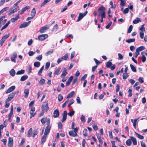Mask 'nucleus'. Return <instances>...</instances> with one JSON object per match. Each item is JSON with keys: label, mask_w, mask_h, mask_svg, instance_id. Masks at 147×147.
<instances>
[{"label": "nucleus", "mask_w": 147, "mask_h": 147, "mask_svg": "<svg viewBox=\"0 0 147 147\" xmlns=\"http://www.w3.org/2000/svg\"><path fill=\"white\" fill-rule=\"evenodd\" d=\"M45 107H46V108L45 109V111L47 112L49 109V107H48V103L47 102H45L42 105L41 107V109L42 110V112L40 113V116H42L43 115L44 113Z\"/></svg>", "instance_id": "nucleus-1"}, {"label": "nucleus", "mask_w": 147, "mask_h": 147, "mask_svg": "<svg viewBox=\"0 0 147 147\" xmlns=\"http://www.w3.org/2000/svg\"><path fill=\"white\" fill-rule=\"evenodd\" d=\"M98 10L100 11V13H101L103 17H105L106 8L103 6H101L98 9Z\"/></svg>", "instance_id": "nucleus-2"}, {"label": "nucleus", "mask_w": 147, "mask_h": 147, "mask_svg": "<svg viewBox=\"0 0 147 147\" xmlns=\"http://www.w3.org/2000/svg\"><path fill=\"white\" fill-rule=\"evenodd\" d=\"M10 35L9 34H8L5 35L4 36H3L0 40V45L1 46H2L5 40L7 39L9 37Z\"/></svg>", "instance_id": "nucleus-3"}, {"label": "nucleus", "mask_w": 147, "mask_h": 147, "mask_svg": "<svg viewBox=\"0 0 147 147\" xmlns=\"http://www.w3.org/2000/svg\"><path fill=\"white\" fill-rule=\"evenodd\" d=\"M48 37V35L47 34H42L38 36V38L40 40H43Z\"/></svg>", "instance_id": "nucleus-4"}, {"label": "nucleus", "mask_w": 147, "mask_h": 147, "mask_svg": "<svg viewBox=\"0 0 147 147\" xmlns=\"http://www.w3.org/2000/svg\"><path fill=\"white\" fill-rule=\"evenodd\" d=\"M49 28V26L48 25H46L42 28L40 30L39 32L41 33H42L45 32Z\"/></svg>", "instance_id": "nucleus-5"}, {"label": "nucleus", "mask_w": 147, "mask_h": 147, "mask_svg": "<svg viewBox=\"0 0 147 147\" xmlns=\"http://www.w3.org/2000/svg\"><path fill=\"white\" fill-rule=\"evenodd\" d=\"M35 110V108L34 107H32L31 109L30 114V118L31 119L32 117H34L36 114V113H34Z\"/></svg>", "instance_id": "nucleus-6"}, {"label": "nucleus", "mask_w": 147, "mask_h": 147, "mask_svg": "<svg viewBox=\"0 0 147 147\" xmlns=\"http://www.w3.org/2000/svg\"><path fill=\"white\" fill-rule=\"evenodd\" d=\"M13 144V138L12 137H9L8 139V146L9 147H12Z\"/></svg>", "instance_id": "nucleus-7"}, {"label": "nucleus", "mask_w": 147, "mask_h": 147, "mask_svg": "<svg viewBox=\"0 0 147 147\" xmlns=\"http://www.w3.org/2000/svg\"><path fill=\"white\" fill-rule=\"evenodd\" d=\"M30 21H29L28 22H26L21 24L19 26L20 28H22L26 27L28 26L30 24Z\"/></svg>", "instance_id": "nucleus-8"}, {"label": "nucleus", "mask_w": 147, "mask_h": 147, "mask_svg": "<svg viewBox=\"0 0 147 147\" xmlns=\"http://www.w3.org/2000/svg\"><path fill=\"white\" fill-rule=\"evenodd\" d=\"M17 57V55L16 53H14L11 56V61L14 62H16V59Z\"/></svg>", "instance_id": "nucleus-9"}, {"label": "nucleus", "mask_w": 147, "mask_h": 147, "mask_svg": "<svg viewBox=\"0 0 147 147\" xmlns=\"http://www.w3.org/2000/svg\"><path fill=\"white\" fill-rule=\"evenodd\" d=\"M16 88L15 86H13L9 87L6 91V93L8 94L10 93L14 90Z\"/></svg>", "instance_id": "nucleus-10"}, {"label": "nucleus", "mask_w": 147, "mask_h": 147, "mask_svg": "<svg viewBox=\"0 0 147 147\" xmlns=\"http://www.w3.org/2000/svg\"><path fill=\"white\" fill-rule=\"evenodd\" d=\"M13 106L12 105L11 106V109L10 112L9 114L8 117V120L9 121H11V117L12 115H13Z\"/></svg>", "instance_id": "nucleus-11"}, {"label": "nucleus", "mask_w": 147, "mask_h": 147, "mask_svg": "<svg viewBox=\"0 0 147 147\" xmlns=\"http://www.w3.org/2000/svg\"><path fill=\"white\" fill-rule=\"evenodd\" d=\"M67 113L66 111H64L62 118L61 119V122H63L66 119Z\"/></svg>", "instance_id": "nucleus-12"}, {"label": "nucleus", "mask_w": 147, "mask_h": 147, "mask_svg": "<svg viewBox=\"0 0 147 147\" xmlns=\"http://www.w3.org/2000/svg\"><path fill=\"white\" fill-rule=\"evenodd\" d=\"M53 117L55 118H56L58 117L59 115V111L57 109L55 110L53 112Z\"/></svg>", "instance_id": "nucleus-13"}, {"label": "nucleus", "mask_w": 147, "mask_h": 147, "mask_svg": "<svg viewBox=\"0 0 147 147\" xmlns=\"http://www.w3.org/2000/svg\"><path fill=\"white\" fill-rule=\"evenodd\" d=\"M67 74V70L66 68H65L63 69V70L61 76V78H64Z\"/></svg>", "instance_id": "nucleus-14"}, {"label": "nucleus", "mask_w": 147, "mask_h": 147, "mask_svg": "<svg viewBox=\"0 0 147 147\" xmlns=\"http://www.w3.org/2000/svg\"><path fill=\"white\" fill-rule=\"evenodd\" d=\"M69 135L71 136L75 137L77 135V133L74 131H70L69 132Z\"/></svg>", "instance_id": "nucleus-15"}, {"label": "nucleus", "mask_w": 147, "mask_h": 147, "mask_svg": "<svg viewBox=\"0 0 147 147\" xmlns=\"http://www.w3.org/2000/svg\"><path fill=\"white\" fill-rule=\"evenodd\" d=\"M131 141L133 142V144L134 145H136L137 144V142L136 139L133 136L130 137Z\"/></svg>", "instance_id": "nucleus-16"}, {"label": "nucleus", "mask_w": 147, "mask_h": 147, "mask_svg": "<svg viewBox=\"0 0 147 147\" xmlns=\"http://www.w3.org/2000/svg\"><path fill=\"white\" fill-rule=\"evenodd\" d=\"M19 14H18L15 18H12L11 20V21L12 23H13L17 20L19 19Z\"/></svg>", "instance_id": "nucleus-17"}, {"label": "nucleus", "mask_w": 147, "mask_h": 147, "mask_svg": "<svg viewBox=\"0 0 147 147\" xmlns=\"http://www.w3.org/2000/svg\"><path fill=\"white\" fill-rule=\"evenodd\" d=\"M51 127H47L45 128L44 134L45 135H48L49 133Z\"/></svg>", "instance_id": "nucleus-18"}, {"label": "nucleus", "mask_w": 147, "mask_h": 147, "mask_svg": "<svg viewBox=\"0 0 147 147\" xmlns=\"http://www.w3.org/2000/svg\"><path fill=\"white\" fill-rule=\"evenodd\" d=\"M73 78V77L72 76H71L68 79L67 81L66 82V86H68L69 85L70 83H71Z\"/></svg>", "instance_id": "nucleus-19"}, {"label": "nucleus", "mask_w": 147, "mask_h": 147, "mask_svg": "<svg viewBox=\"0 0 147 147\" xmlns=\"http://www.w3.org/2000/svg\"><path fill=\"white\" fill-rule=\"evenodd\" d=\"M30 8V7L29 6H26L25 7L22 9L20 13V14H23L24 11H25L26 10L29 9Z\"/></svg>", "instance_id": "nucleus-20"}, {"label": "nucleus", "mask_w": 147, "mask_h": 147, "mask_svg": "<svg viewBox=\"0 0 147 147\" xmlns=\"http://www.w3.org/2000/svg\"><path fill=\"white\" fill-rule=\"evenodd\" d=\"M18 6H17V7L14 9H13L12 10H11L10 12L9 13V15H10L16 12L18 10Z\"/></svg>", "instance_id": "nucleus-21"}, {"label": "nucleus", "mask_w": 147, "mask_h": 147, "mask_svg": "<svg viewBox=\"0 0 147 147\" xmlns=\"http://www.w3.org/2000/svg\"><path fill=\"white\" fill-rule=\"evenodd\" d=\"M32 134V128L30 129L27 133V136L28 137L31 136Z\"/></svg>", "instance_id": "nucleus-22"}, {"label": "nucleus", "mask_w": 147, "mask_h": 147, "mask_svg": "<svg viewBox=\"0 0 147 147\" xmlns=\"http://www.w3.org/2000/svg\"><path fill=\"white\" fill-rule=\"evenodd\" d=\"M83 13H80L79 14L78 18L77 20V22H79L84 17Z\"/></svg>", "instance_id": "nucleus-23"}, {"label": "nucleus", "mask_w": 147, "mask_h": 147, "mask_svg": "<svg viewBox=\"0 0 147 147\" xmlns=\"http://www.w3.org/2000/svg\"><path fill=\"white\" fill-rule=\"evenodd\" d=\"M74 93L75 92L74 91L71 92L68 94L67 97V98L68 99L72 97Z\"/></svg>", "instance_id": "nucleus-24"}, {"label": "nucleus", "mask_w": 147, "mask_h": 147, "mask_svg": "<svg viewBox=\"0 0 147 147\" xmlns=\"http://www.w3.org/2000/svg\"><path fill=\"white\" fill-rule=\"evenodd\" d=\"M24 97L26 98L28 97L29 94V90L26 89L24 91Z\"/></svg>", "instance_id": "nucleus-25"}, {"label": "nucleus", "mask_w": 147, "mask_h": 147, "mask_svg": "<svg viewBox=\"0 0 147 147\" xmlns=\"http://www.w3.org/2000/svg\"><path fill=\"white\" fill-rule=\"evenodd\" d=\"M47 135H45L44 134V135H43V136H42V138H41V143L42 144L44 142H45V140L47 138Z\"/></svg>", "instance_id": "nucleus-26"}, {"label": "nucleus", "mask_w": 147, "mask_h": 147, "mask_svg": "<svg viewBox=\"0 0 147 147\" xmlns=\"http://www.w3.org/2000/svg\"><path fill=\"white\" fill-rule=\"evenodd\" d=\"M141 21L139 18L137 17L136 19L134 20L133 21V23L134 24H137L139 22H141Z\"/></svg>", "instance_id": "nucleus-27"}, {"label": "nucleus", "mask_w": 147, "mask_h": 147, "mask_svg": "<svg viewBox=\"0 0 147 147\" xmlns=\"http://www.w3.org/2000/svg\"><path fill=\"white\" fill-rule=\"evenodd\" d=\"M28 76L27 75H25L22 76L20 80L21 81H23L26 80L28 78Z\"/></svg>", "instance_id": "nucleus-28"}, {"label": "nucleus", "mask_w": 147, "mask_h": 147, "mask_svg": "<svg viewBox=\"0 0 147 147\" xmlns=\"http://www.w3.org/2000/svg\"><path fill=\"white\" fill-rule=\"evenodd\" d=\"M36 13V11L35 8H33L31 11V14L30 15L31 16L34 17L35 16Z\"/></svg>", "instance_id": "nucleus-29"}, {"label": "nucleus", "mask_w": 147, "mask_h": 147, "mask_svg": "<svg viewBox=\"0 0 147 147\" xmlns=\"http://www.w3.org/2000/svg\"><path fill=\"white\" fill-rule=\"evenodd\" d=\"M126 144L127 146H130L132 144L131 140L130 139L127 140L126 142Z\"/></svg>", "instance_id": "nucleus-30"}, {"label": "nucleus", "mask_w": 147, "mask_h": 147, "mask_svg": "<svg viewBox=\"0 0 147 147\" xmlns=\"http://www.w3.org/2000/svg\"><path fill=\"white\" fill-rule=\"evenodd\" d=\"M10 74L12 76H14L15 74V71L13 69H12L9 71Z\"/></svg>", "instance_id": "nucleus-31"}, {"label": "nucleus", "mask_w": 147, "mask_h": 147, "mask_svg": "<svg viewBox=\"0 0 147 147\" xmlns=\"http://www.w3.org/2000/svg\"><path fill=\"white\" fill-rule=\"evenodd\" d=\"M145 49V48L144 47L142 46L137 48L136 50L137 51L139 52L144 50Z\"/></svg>", "instance_id": "nucleus-32"}, {"label": "nucleus", "mask_w": 147, "mask_h": 147, "mask_svg": "<svg viewBox=\"0 0 147 147\" xmlns=\"http://www.w3.org/2000/svg\"><path fill=\"white\" fill-rule=\"evenodd\" d=\"M53 51L54 50L53 49H52L50 51L46 52L45 53V55L46 56H48L49 55L52 54L53 52Z\"/></svg>", "instance_id": "nucleus-33"}, {"label": "nucleus", "mask_w": 147, "mask_h": 147, "mask_svg": "<svg viewBox=\"0 0 147 147\" xmlns=\"http://www.w3.org/2000/svg\"><path fill=\"white\" fill-rule=\"evenodd\" d=\"M135 40L134 38H131L126 40V41L128 43L134 42Z\"/></svg>", "instance_id": "nucleus-34"}, {"label": "nucleus", "mask_w": 147, "mask_h": 147, "mask_svg": "<svg viewBox=\"0 0 147 147\" xmlns=\"http://www.w3.org/2000/svg\"><path fill=\"white\" fill-rule=\"evenodd\" d=\"M130 66L132 71L134 72H136L137 71L136 68L132 64L130 65Z\"/></svg>", "instance_id": "nucleus-35"}, {"label": "nucleus", "mask_w": 147, "mask_h": 147, "mask_svg": "<svg viewBox=\"0 0 147 147\" xmlns=\"http://www.w3.org/2000/svg\"><path fill=\"white\" fill-rule=\"evenodd\" d=\"M135 134L137 136L139 139H143L144 138V137L143 136H142L138 134L137 133L135 132Z\"/></svg>", "instance_id": "nucleus-36"}, {"label": "nucleus", "mask_w": 147, "mask_h": 147, "mask_svg": "<svg viewBox=\"0 0 147 147\" xmlns=\"http://www.w3.org/2000/svg\"><path fill=\"white\" fill-rule=\"evenodd\" d=\"M40 63L39 62L36 61L34 63V65L35 67H38L40 66Z\"/></svg>", "instance_id": "nucleus-37"}, {"label": "nucleus", "mask_w": 147, "mask_h": 147, "mask_svg": "<svg viewBox=\"0 0 147 147\" xmlns=\"http://www.w3.org/2000/svg\"><path fill=\"white\" fill-rule=\"evenodd\" d=\"M47 120V118L46 117H44L42 118L41 119V121L43 124H44L45 123Z\"/></svg>", "instance_id": "nucleus-38"}, {"label": "nucleus", "mask_w": 147, "mask_h": 147, "mask_svg": "<svg viewBox=\"0 0 147 147\" xmlns=\"http://www.w3.org/2000/svg\"><path fill=\"white\" fill-rule=\"evenodd\" d=\"M25 72L24 70L22 69L20 71H18L17 73L16 74L17 75H20L23 74Z\"/></svg>", "instance_id": "nucleus-39"}, {"label": "nucleus", "mask_w": 147, "mask_h": 147, "mask_svg": "<svg viewBox=\"0 0 147 147\" xmlns=\"http://www.w3.org/2000/svg\"><path fill=\"white\" fill-rule=\"evenodd\" d=\"M128 73H124L123 74V79L124 80H125L129 76L128 75Z\"/></svg>", "instance_id": "nucleus-40"}, {"label": "nucleus", "mask_w": 147, "mask_h": 147, "mask_svg": "<svg viewBox=\"0 0 147 147\" xmlns=\"http://www.w3.org/2000/svg\"><path fill=\"white\" fill-rule=\"evenodd\" d=\"M45 82V80L42 78H41L39 81V84L40 85H43Z\"/></svg>", "instance_id": "nucleus-41"}, {"label": "nucleus", "mask_w": 147, "mask_h": 147, "mask_svg": "<svg viewBox=\"0 0 147 147\" xmlns=\"http://www.w3.org/2000/svg\"><path fill=\"white\" fill-rule=\"evenodd\" d=\"M112 65V63L110 61H108L107 63L106 66L108 68H110Z\"/></svg>", "instance_id": "nucleus-42"}, {"label": "nucleus", "mask_w": 147, "mask_h": 147, "mask_svg": "<svg viewBox=\"0 0 147 147\" xmlns=\"http://www.w3.org/2000/svg\"><path fill=\"white\" fill-rule=\"evenodd\" d=\"M44 68V66H42L39 71L38 73V75L40 76H41L40 74L42 73V71Z\"/></svg>", "instance_id": "nucleus-43"}, {"label": "nucleus", "mask_w": 147, "mask_h": 147, "mask_svg": "<svg viewBox=\"0 0 147 147\" xmlns=\"http://www.w3.org/2000/svg\"><path fill=\"white\" fill-rule=\"evenodd\" d=\"M63 96L60 94H59L58 95V100L59 101H61L63 99Z\"/></svg>", "instance_id": "nucleus-44"}, {"label": "nucleus", "mask_w": 147, "mask_h": 147, "mask_svg": "<svg viewBox=\"0 0 147 147\" xmlns=\"http://www.w3.org/2000/svg\"><path fill=\"white\" fill-rule=\"evenodd\" d=\"M51 0H45L41 4V6H42L45 4H46L47 3L49 2Z\"/></svg>", "instance_id": "nucleus-45"}, {"label": "nucleus", "mask_w": 147, "mask_h": 147, "mask_svg": "<svg viewBox=\"0 0 147 147\" xmlns=\"http://www.w3.org/2000/svg\"><path fill=\"white\" fill-rule=\"evenodd\" d=\"M140 36L141 39H143L144 37V33L143 31H141L140 32Z\"/></svg>", "instance_id": "nucleus-46"}, {"label": "nucleus", "mask_w": 147, "mask_h": 147, "mask_svg": "<svg viewBox=\"0 0 147 147\" xmlns=\"http://www.w3.org/2000/svg\"><path fill=\"white\" fill-rule=\"evenodd\" d=\"M138 118L135 119L134 121V122L133 123V126L135 129H136V123L137 121L138 120Z\"/></svg>", "instance_id": "nucleus-47"}, {"label": "nucleus", "mask_w": 147, "mask_h": 147, "mask_svg": "<svg viewBox=\"0 0 147 147\" xmlns=\"http://www.w3.org/2000/svg\"><path fill=\"white\" fill-rule=\"evenodd\" d=\"M132 29H133V26L132 25H131L129 26V27L128 29L127 33H130V32H131V31H132Z\"/></svg>", "instance_id": "nucleus-48"}, {"label": "nucleus", "mask_w": 147, "mask_h": 147, "mask_svg": "<svg viewBox=\"0 0 147 147\" xmlns=\"http://www.w3.org/2000/svg\"><path fill=\"white\" fill-rule=\"evenodd\" d=\"M74 113H75V111H70L68 113V115L70 117H72V116H73L74 115Z\"/></svg>", "instance_id": "nucleus-49"}, {"label": "nucleus", "mask_w": 147, "mask_h": 147, "mask_svg": "<svg viewBox=\"0 0 147 147\" xmlns=\"http://www.w3.org/2000/svg\"><path fill=\"white\" fill-rule=\"evenodd\" d=\"M87 130L86 129H84L83 131V135L84 136L86 137L87 136H88V134H87Z\"/></svg>", "instance_id": "nucleus-50"}, {"label": "nucleus", "mask_w": 147, "mask_h": 147, "mask_svg": "<svg viewBox=\"0 0 147 147\" xmlns=\"http://www.w3.org/2000/svg\"><path fill=\"white\" fill-rule=\"evenodd\" d=\"M50 64V62H47L46 63L45 68L46 69H48L49 67Z\"/></svg>", "instance_id": "nucleus-51"}, {"label": "nucleus", "mask_w": 147, "mask_h": 147, "mask_svg": "<svg viewBox=\"0 0 147 147\" xmlns=\"http://www.w3.org/2000/svg\"><path fill=\"white\" fill-rule=\"evenodd\" d=\"M42 55H39L36 57V59L40 61L42 59Z\"/></svg>", "instance_id": "nucleus-52"}, {"label": "nucleus", "mask_w": 147, "mask_h": 147, "mask_svg": "<svg viewBox=\"0 0 147 147\" xmlns=\"http://www.w3.org/2000/svg\"><path fill=\"white\" fill-rule=\"evenodd\" d=\"M110 4L111 6V7L113 8H115L116 7V5L115 4L113 5V3L112 1H111L110 2Z\"/></svg>", "instance_id": "nucleus-53"}, {"label": "nucleus", "mask_w": 147, "mask_h": 147, "mask_svg": "<svg viewBox=\"0 0 147 147\" xmlns=\"http://www.w3.org/2000/svg\"><path fill=\"white\" fill-rule=\"evenodd\" d=\"M61 69V68L59 67L55 71V74L56 75H58L59 74V73Z\"/></svg>", "instance_id": "nucleus-54"}, {"label": "nucleus", "mask_w": 147, "mask_h": 147, "mask_svg": "<svg viewBox=\"0 0 147 147\" xmlns=\"http://www.w3.org/2000/svg\"><path fill=\"white\" fill-rule=\"evenodd\" d=\"M97 138L99 142L101 144L103 143V141L101 139V137L100 136H97Z\"/></svg>", "instance_id": "nucleus-55"}, {"label": "nucleus", "mask_w": 147, "mask_h": 147, "mask_svg": "<svg viewBox=\"0 0 147 147\" xmlns=\"http://www.w3.org/2000/svg\"><path fill=\"white\" fill-rule=\"evenodd\" d=\"M118 55L119 56V57L118 59L119 60H122L123 58V55L120 53H118Z\"/></svg>", "instance_id": "nucleus-56"}, {"label": "nucleus", "mask_w": 147, "mask_h": 147, "mask_svg": "<svg viewBox=\"0 0 147 147\" xmlns=\"http://www.w3.org/2000/svg\"><path fill=\"white\" fill-rule=\"evenodd\" d=\"M129 11V10L128 8H126L124 10L123 13L124 14H127L128 13Z\"/></svg>", "instance_id": "nucleus-57"}, {"label": "nucleus", "mask_w": 147, "mask_h": 147, "mask_svg": "<svg viewBox=\"0 0 147 147\" xmlns=\"http://www.w3.org/2000/svg\"><path fill=\"white\" fill-rule=\"evenodd\" d=\"M68 54H65V55L64 56H63L62 57V58L63 59L66 60L68 58Z\"/></svg>", "instance_id": "nucleus-58"}, {"label": "nucleus", "mask_w": 147, "mask_h": 147, "mask_svg": "<svg viewBox=\"0 0 147 147\" xmlns=\"http://www.w3.org/2000/svg\"><path fill=\"white\" fill-rule=\"evenodd\" d=\"M92 127L95 131L97 130L98 129V126L96 124H94L92 125Z\"/></svg>", "instance_id": "nucleus-59"}, {"label": "nucleus", "mask_w": 147, "mask_h": 147, "mask_svg": "<svg viewBox=\"0 0 147 147\" xmlns=\"http://www.w3.org/2000/svg\"><path fill=\"white\" fill-rule=\"evenodd\" d=\"M8 102H6V101L5 100V107L6 108H8L10 105V104Z\"/></svg>", "instance_id": "nucleus-60"}, {"label": "nucleus", "mask_w": 147, "mask_h": 147, "mask_svg": "<svg viewBox=\"0 0 147 147\" xmlns=\"http://www.w3.org/2000/svg\"><path fill=\"white\" fill-rule=\"evenodd\" d=\"M81 120L82 122L84 123L85 121L84 116L82 115L81 117Z\"/></svg>", "instance_id": "nucleus-61"}, {"label": "nucleus", "mask_w": 147, "mask_h": 147, "mask_svg": "<svg viewBox=\"0 0 147 147\" xmlns=\"http://www.w3.org/2000/svg\"><path fill=\"white\" fill-rule=\"evenodd\" d=\"M139 81L141 84L142 83L144 82L143 78L140 77L139 78Z\"/></svg>", "instance_id": "nucleus-62"}, {"label": "nucleus", "mask_w": 147, "mask_h": 147, "mask_svg": "<svg viewBox=\"0 0 147 147\" xmlns=\"http://www.w3.org/2000/svg\"><path fill=\"white\" fill-rule=\"evenodd\" d=\"M140 143L142 147H146L145 143L141 141L140 142Z\"/></svg>", "instance_id": "nucleus-63"}, {"label": "nucleus", "mask_w": 147, "mask_h": 147, "mask_svg": "<svg viewBox=\"0 0 147 147\" xmlns=\"http://www.w3.org/2000/svg\"><path fill=\"white\" fill-rule=\"evenodd\" d=\"M28 53L29 56H33L34 54V52L32 51H30L28 52Z\"/></svg>", "instance_id": "nucleus-64"}]
</instances>
